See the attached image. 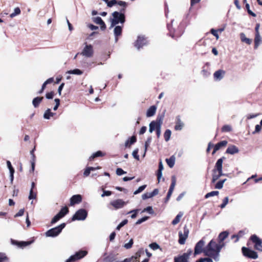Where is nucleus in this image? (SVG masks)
Segmentation results:
<instances>
[{
  "mask_svg": "<svg viewBox=\"0 0 262 262\" xmlns=\"http://www.w3.org/2000/svg\"><path fill=\"white\" fill-rule=\"evenodd\" d=\"M111 25L109 29H113L115 36V40L117 42L119 36H121L122 32V29L125 21V16L123 12L115 11L112 13L111 17L109 18Z\"/></svg>",
  "mask_w": 262,
  "mask_h": 262,
  "instance_id": "1",
  "label": "nucleus"
},
{
  "mask_svg": "<svg viewBox=\"0 0 262 262\" xmlns=\"http://www.w3.org/2000/svg\"><path fill=\"white\" fill-rule=\"evenodd\" d=\"M223 242L220 241L219 244H216L213 240H211L204 250L205 255L211 257L214 261L217 262L220 260V252L224 246Z\"/></svg>",
  "mask_w": 262,
  "mask_h": 262,
  "instance_id": "2",
  "label": "nucleus"
},
{
  "mask_svg": "<svg viewBox=\"0 0 262 262\" xmlns=\"http://www.w3.org/2000/svg\"><path fill=\"white\" fill-rule=\"evenodd\" d=\"M223 158H222L218 159L215 164V168L213 170V176L212 179V183H214L221 176L224 175V174L223 173L222 170Z\"/></svg>",
  "mask_w": 262,
  "mask_h": 262,
  "instance_id": "3",
  "label": "nucleus"
},
{
  "mask_svg": "<svg viewBox=\"0 0 262 262\" xmlns=\"http://www.w3.org/2000/svg\"><path fill=\"white\" fill-rule=\"evenodd\" d=\"M66 224L62 223L57 227L52 228L46 232V235L47 237H55L58 235L62 230L65 227Z\"/></svg>",
  "mask_w": 262,
  "mask_h": 262,
  "instance_id": "4",
  "label": "nucleus"
},
{
  "mask_svg": "<svg viewBox=\"0 0 262 262\" xmlns=\"http://www.w3.org/2000/svg\"><path fill=\"white\" fill-rule=\"evenodd\" d=\"M88 254V252L85 250H80L78 252H76L74 255L70 256L69 258H68L65 262H75L77 260H78L84 256H85Z\"/></svg>",
  "mask_w": 262,
  "mask_h": 262,
  "instance_id": "5",
  "label": "nucleus"
},
{
  "mask_svg": "<svg viewBox=\"0 0 262 262\" xmlns=\"http://www.w3.org/2000/svg\"><path fill=\"white\" fill-rule=\"evenodd\" d=\"M88 216V212L84 209H80L77 210L72 218V221H84Z\"/></svg>",
  "mask_w": 262,
  "mask_h": 262,
  "instance_id": "6",
  "label": "nucleus"
},
{
  "mask_svg": "<svg viewBox=\"0 0 262 262\" xmlns=\"http://www.w3.org/2000/svg\"><path fill=\"white\" fill-rule=\"evenodd\" d=\"M163 122V117H158L156 121H151L149 125V132L152 133L155 130L161 127Z\"/></svg>",
  "mask_w": 262,
  "mask_h": 262,
  "instance_id": "7",
  "label": "nucleus"
},
{
  "mask_svg": "<svg viewBox=\"0 0 262 262\" xmlns=\"http://www.w3.org/2000/svg\"><path fill=\"white\" fill-rule=\"evenodd\" d=\"M148 43L147 39L143 35H139L138 36L137 39L135 42V46L138 49L142 48L143 46H146Z\"/></svg>",
  "mask_w": 262,
  "mask_h": 262,
  "instance_id": "8",
  "label": "nucleus"
},
{
  "mask_svg": "<svg viewBox=\"0 0 262 262\" xmlns=\"http://www.w3.org/2000/svg\"><path fill=\"white\" fill-rule=\"evenodd\" d=\"M128 202H125L122 199H117L112 201L110 205L112 206L115 209H119L123 208L127 204Z\"/></svg>",
  "mask_w": 262,
  "mask_h": 262,
  "instance_id": "9",
  "label": "nucleus"
},
{
  "mask_svg": "<svg viewBox=\"0 0 262 262\" xmlns=\"http://www.w3.org/2000/svg\"><path fill=\"white\" fill-rule=\"evenodd\" d=\"M250 239L254 244V248L262 251V242L256 235H252Z\"/></svg>",
  "mask_w": 262,
  "mask_h": 262,
  "instance_id": "10",
  "label": "nucleus"
},
{
  "mask_svg": "<svg viewBox=\"0 0 262 262\" xmlns=\"http://www.w3.org/2000/svg\"><path fill=\"white\" fill-rule=\"evenodd\" d=\"M189 234V230L186 226L184 227L183 233L181 231L179 232V243L181 245L185 244V241L187 238Z\"/></svg>",
  "mask_w": 262,
  "mask_h": 262,
  "instance_id": "11",
  "label": "nucleus"
},
{
  "mask_svg": "<svg viewBox=\"0 0 262 262\" xmlns=\"http://www.w3.org/2000/svg\"><path fill=\"white\" fill-rule=\"evenodd\" d=\"M94 51L93 47L91 45H86L83 48L81 54L86 57H91L93 56Z\"/></svg>",
  "mask_w": 262,
  "mask_h": 262,
  "instance_id": "12",
  "label": "nucleus"
},
{
  "mask_svg": "<svg viewBox=\"0 0 262 262\" xmlns=\"http://www.w3.org/2000/svg\"><path fill=\"white\" fill-rule=\"evenodd\" d=\"M176 179L175 176H172L171 178V184L170 185V188L169 189L168 192L167 194V196L165 199V202H167L169 199H170L172 192L173 191V189L174 188V187L176 186Z\"/></svg>",
  "mask_w": 262,
  "mask_h": 262,
  "instance_id": "13",
  "label": "nucleus"
},
{
  "mask_svg": "<svg viewBox=\"0 0 262 262\" xmlns=\"http://www.w3.org/2000/svg\"><path fill=\"white\" fill-rule=\"evenodd\" d=\"M205 245V242L203 240H200L195 245L194 248V254L196 255L203 252L205 249L203 248Z\"/></svg>",
  "mask_w": 262,
  "mask_h": 262,
  "instance_id": "14",
  "label": "nucleus"
},
{
  "mask_svg": "<svg viewBox=\"0 0 262 262\" xmlns=\"http://www.w3.org/2000/svg\"><path fill=\"white\" fill-rule=\"evenodd\" d=\"M191 253V251H190L188 253H185L179 257H174V262H188V259Z\"/></svg>",
  "mask_w": 262,
  "mask_h": 262,
  "instance_id": "15",
  "label": "nucleus"
},
{
  "mask_svg": "<svg viewBox=\"0 0 262 262\" xmlns=\"http://www.w3.org/2000/svg\"><path fill=\"white\" fill-rule=\"evenodd\" d=\"M82 201V196L80 194L73 195L70 199V205L73 206L76 204H79Z\"/></svg>",
  "mask_w": 262,
  "mask_h": 262,
  "instance_id": "16",
  "label": "nucleus"
},
{
  "mask_svg": "<svg viewBox=\"0 0 262 262\" xmlns=\"http://www.w3.org/2000/svg\"><path fill=\"white\" fill-rule=\"evenodd\" d=\"M184 126V123L182 121L181 118L179 116L176 117V125L174 129L176 130H181Z\"/></svg>",
  "mask_w": 262,
  "mask_h": 262,
  "instance_id": "17",
  "label": "nucleus"
},
{
  "mask_svg": "<svg viewBox=\"0 0 262 262\" xmlns=\"http://www.w3.org/2000/svg\"><path fill=\"white\" fill-rule=\"evenodd\" d=\"M228 142L227 141H222L214 146V149L212 152V155H214L218 150L221 149L223 147H225L227 145Z\"/></svg>",
  "mask_w": 262,
  "mask_h": 262,
  "instance_id": "18",
  "label": "nucleus"
},
{
  "mask_svg": "<svg viewBox=\"0 0 262 262\" xmlns=\"http://www.w3.org/2000/svg\"><path fill=\"white\" fill-rule=\"evenodd\" d=\"M225 74V72L224 71L219 70L214 73V78L215 80L220 81L223 78Z\"/></svg>",
  "mask_w": 262,
  "mask_h": 262,
  "instance_id": "19",
  "label": "nucleus"
},
{
  "mask_svg": "<svg viewBox=\"0 0 262 262\" xmlns=\"http://www.w3.org/2000/svg\"><path fill=\"white\" fill-rule=\"evenodd\" d=\"M238 151L239 150L236 146L233 145H230L226 149V152L228 154L234 155L235 154L238 153Z\"/></svg>",
  "mask_w": 262,
  "mask_h": 262,
  "instance_id": "20",
  "label": "nucleus"
},
{
  "mask_svg": "<svg viewBox=\"0 0 262 262\" xmlns=\"http://www.w3.org/2000/svg\"><path fill=\"white\" fill-rule=\"evenodd\" d=\"M93 21L95 23L100 25V28L102 30L106 29V25L100 17L98 16L94 18Z\"/></svg>",
  "mask_w": 262,
  "mask_h": 262,
  "instance_id": "21",
  "label": "nucleus"
},
{
  "mask_svg": "<svg viewBox=\"0 0 262 262\" xmlns=\"http://www.w3.org/2000/svg\"><path fill=\"white\" fill-rule=\"evenodd\" d=\"M247 257L256 259L258 257V254L256 252L247 248Z\"/></svg>",
  "mask_w": 262,
  "mask_h": 262,
  "instance_id": "22",
  "label": "nucleus"
},
{
  "mask_svg": "<svg viewBox=\"0 0 262 262\" xmlns=\"http://www.w3.org/2000/svg\"><path fill=\"white\" fill-rule=\"evenodd\" d=\"M157 110V107L155 105L151 106L146 112V117H150L155 115Z\"/></svg>",
  "mask_w": 262,
  "mask_h": 262,
  "instance_id": "23",
  "label": "nucleus"
},
{
  "mask_svg": "<svg viewBox=\"0 0 262 262\" xmlns=\"http://www.w3.org/2000/svg\"><path fill=\"white\" fill-rule=\"evenodd\" d=\"M176 161V158L174 156H171L169 159H166V162L167 165L170 168H172L174 166Z\"/></svg>",
  "mask_w": 262,
  "mask_h": 262,
  "instance_id": "24",
  "label": "nucleus"
},
{
  "mask_svg": "<svg viewBox=\"0 0 262 262\" xmlns=\"http://www.w3.org/2000/svg\"><path fill=\"white\" fill-rule=\"evenodd\" d=\"M254 49H257L259 45H260V42H261V37L260 36V34H255V38H254Z\"/></svg>",
  "mask_w": 262,
  "mask_h": 262,
  "instance_id": "25",
  "label": "nucleus"
},
{
  "mask_svg": "<svg viewBox=\"0 0 262 262\" xmlns=\"http://www.w3.org/2000/svg\"><path fill=\"white\" fill-rule=\"evenodd\" d=\"M163 168H163V166L162 164V162L161 161L159 163V169H158V172H157V178H158V182H160V179L162 178V170H163Z\"/></svg>",
  "mask_w": 262,
  "mask_h": 262,
  "instance_id": "26",
  "label": "nucleus"
},
{
  "mask_svg": "<svg viewBox=\"0 0 262 262\" xmlns=\"http://www.w3.org/2000/svg\"><path fill=\"white\" fill-rule=\"evenodd\" d=\"M55 113H52L50 108L46 111L43 114V118L46 119H49L51 117H53Z\"/></svg>",
  "mask_w": 262,
  "mask_h": 262,
  "instance_id": "27",
  "label": "nucleus"
},
{
  "mask_svg": "<svg viewBox=\"0 0 262 262\" xmlns=\"http://www.w3.org/2000/svg\"><path fill=\"white\" fill-rule=\"evenodd\" d=\"M105 155L104 154H103L102 151H98L95 153H94L89 158V160L90 161H92L93 160L94 158H96V157H103Z\"/></svg>",
  "mask_w": 262,
  "mask_h": 262,
  "instance_id": "28",
  "label": "nucleus"
},
{
  "mask_svg": "<svg viewBox=\"0 0 262 262\" xmlns=\"http://www.w3.org/2000/svg\"><path fill=\"white\" fill-rule=\"evenodd\" d=\"M43 99V97H37L33 99L32 101V104L35 107H37L39 103L41 102Z\"/></svg>",
  "mask_w": 262,
  "mask_h": 262,
  "instance_id": "29",
  "label": "nucleus"
},
{
  "mask_svg": "<svg viewBox=\"0 0 262 262\" xmlns=\"http://www.w3.org/2000/svg\"><path fill=\"white\" fill-rule=\"evenodd\" d=\"M144 251L143 249L139 250L135 254V257L130 258V262H134V260L137 261V259L141 256V254L143 253Z\"/></svg>",
  "mask_w": 262,
  "mask_h": 262,
  "instance_id": "30",
  "label": "nucleus"
},
{
  "mask_svg": "<svg viewBox=\"0 0 262 262\" xmlns=\"http://www.w3.org/2000/svg\"><path fill=\"white\" fill-rule=\"evenodd\" d=\"M67 73L69 74H74L80 75L83 73V72L79 69H76L73 70H69L67 72Z\"/></svg>",
  "mask_w": 262,
  "mask_h": 262,
  "instance_id": "31",
  "label": "nucleus"
},
{
  "mask_svg": "<svg viewBox=\"0 0 262 262\" xmlns=\"http://www.w3.org/2000/svg\"><path fill=\"white\" fill-rule=\"evenodd\" d=\"M183 213L181 212H179V213L176 216L175 219L172 221V224L173 225H177L180 221L181 218L183 216Z\"/></svg>",
  "mask_w": 262,
  "mask_h": 262,
  "instance_id": "32",
  "label": "nucleus"
},
{
  "mask_svg": "<svg viewBox=\"0 0 262 262\" xmlns=\"http://www.w3.org/2000/svg\"><path fill=\"white\" fill-rule=\"evenodd\" d=\"M171 135V132L170 129H167L165 130L164 134V137L165 141L167 142L170 140V137Z\"/></svg>",
  "mask_w": 262,
  "mask_h": 262,
  "instance_id": "33",
  "label": "nucleus"
},
{
  "mask_svg": "<svg viewBox=\"0 0 262 262\" xmlns=\"http://www.w3.org/2000/svg\"><path fill=\"white\" fill-rule=\"evenodd\" d=\"M228 233L226 231L221 232L219 236V241L223 242V241L228 236Z\"/></svg>",
  "mask_w": 262,
  "mask_h": 262,
  "instance_id": "34",
  "label": "nucleus"
},
{
  "mask_svg": "<svg viewBox=\"0 0 262 262\" xmlns=\"http://www.w3.org/2000/svg\"><path fill=\"white\" fill-rule=\"evenodd\" d=\"M208 257L201 258L198 260L196 262H213V258L211 257L208 256Z\"/></svg>",
  "mask_w": 262,
  "mask_h": 262,
  "instance_id": "35",
  "label": "nucleus"
},
{
  "mask_svg": "<svg viewBox=\"0 0 262 262\" xmlns=\"http://www.w3.org/2000/svg\"><path fill=\"white\" fill-rule=\"evenodd\" d=\"M226 181V179L221 180L216 183L215 186V188L220 189L223 188L224 183Z\"/></svg>",
  "mask_w": 262,
  "mask_h": 262,
  "instance_id": "36",
  "label": "nucleus"
},
{
  "mask_svg": "<svg viewBox=\"0 0 262 262\" xmlns=\"http://www.w3.org/2000/svg\"><path fill=\"white\" fill-rule=\"evenodd\" d=\"M69 212V209L67 207H63L61 210L58 213L62 217H63L65 215H66Z\"/></svg>",
  "mask_w": 262,
  "mask_h": 262,
  "instance_id": "37",
  "label": "nucleus"
},
{
  "mask_svg": "<svg viewBox=\"0 0 262 262\" xmlns=\"http://www.w3.org/2000/svg\"><path fill=\"white\" fill-rule=\"evenodd\" d=\"M232 127L229 125H225L222 128V131L223 132H230L232 131Z\"/></svg>",
  "mask_w": 262,
  "mask_h": 262,
  "instance_id": "38",
  "label": "nucleus"
},
{
  "mask_svg": "<svg viewBox=\"0 0 262 262\" xmlns=\"http://www.w3.org/2000/svg\"><path fill=\"white\" fill-rule=\"evenodd\" d=\"M117 4L123 7V8L120 10L121 12H124L127 5V3L123 1H118L117 2Z\"/></svg>",
  "mask_w": 262,
  "mask_h": 262,
  "instance_id": "39",
  "label": "nucleus"
},
{
  "mask_svg": "<svg viewBox=\"0 0 262 262\" xmlns=\"http://www.w3.org/2000/svg\"><path fill=\"white\" fill-rule=\"evenodd\" d=\"M20 13V10L18 7H16L14 10V12L11 13L10 15V17L13 18L15 16L19 15Z\"/></svg>",
  "mask_w": 262,
  "mask_h": 262,
  "instance_id": "40",
  "label": "nucleus"
},
{
  "mask_svg": "<svg viewBox=\"0 0 262 262\" xmlns=\"http://www.w3.org/2000/svg\"><path fill=\"white\" fill-rule=\"evenodd\" d=\"M219 192L218 191H212L211 192H210L207 193L205 195V198L206 199H208L209 197L213 196H215V195H217L219 194Z\"/></svg>",
  "mask_w": 262,
  "mask_h": 262,
  "instance_id": "41",
  "label": "nucleus"
},
{
  "mask_svg": "<svg viewBox=\"0 0 262 262\" xmlns=\"http://www.w3.org/2000/svg\"><path fill=\"white\" fill-rule=\"evenodd\" d=\"M149 247L153 250H156L157 249H161L160 246L156 243H152L149 245Z\"/></svg>",
  "mask_w": 262,
  "mask_h": 262,
  "instance_id": "42",
  "label": "nucleus"
},
{
  "mask_svg": "<svg viewBox=\"0 0 262 262\" xmlns=\"http://www.w3.org/2000/svg\"><path fill=\"white\" fill-rule=\"evenodd\" d=\"M93 167H87L84 172H83V176L84 177H86L88 176H89L90 175V173L91 172V171H93Z\"/></svg>",
  "mask_w": 262,
  "mask_h": 262,
  "instance_id": "43",
  "label": "nucleus"
},
{
  "mask_svg": "<svg viewBox=\"0 0 262 262\" xmlns=\"http://www.w3.org/2000/svg\"><path fill=\"white\" fill-rule=\"evenodd\" d=\"M62 217L60 214L58 213L52 219L51 223L52 224H55Z\"/></svg>",
  "mask_w": 262,
  "mask_h": 262,
  "instance_id": "44",
  "label": "nucleus"
},
{
  "mask_svg": "<svg viewBox=\"0 0 262 262\" xmlns=\"http://www.w3.org/2000/svg\"><path fill=\"white\" fill-rule=\"evenodd\" d=\"M146 185H144L141 186H140L137 190H136L135 191H134V194H137L141 192L142 191H143L144 190V189L146 188Z\"/></svg>",
  "mask_w": 262,
  "mask_h": 262,
  "instance_id": "45",
  "label": "nucleus"
},
{
  "mask_svg": "<svg viewBox=\"0 0 262 262\" xmlns=\"http://www.w3.org/2000/svg\"><path fill=\"white\" fill-rule=\"evenodd\" d=\"M128 222L127 220H124L122 221L116 227V229L119 230L121 228L126 225Z\"/></svg>",
  "mask_w": 262,
  "mask_h": 262,
  "instance_id": "46",
  "label": "nucleus"
},
{
  "mask_svg": "<svg viewBox=\"0 0 262 262\" xmlns=\"http://www.w3.org/2000/svg\"><path fill=\"white\" fill-rule=\"evenodd\" d=\"M244 234V232L242 231H241L237 235H233L232 236V238H236V239L235 241V242H236L238 241L239 238L241 236H242Z\"/></svg>",
  "mask_w": 262,
  "mask_h": 262,
  "instance_id": "47",
  "label": "nucleus"
},
{
  "mask_svg": "<svg viewBox=\"0 0 262 262\" xmlns=\"http://www.w3.org/2000/svg\"><path fill=\"white\" fill-rule=\"evenodd\" d=\"M107 4V6L108 7H112L115 5L117 4V1L116 0H111L109 1V0L107 2H105Z\"/></svg>",
  "mask_w": 262,
  "mask_h": 262,
  "instance_id": "48",
  "label": "nucleus"
},
{
  "mask_svg": "<svg viewBox=\"0 0 262 262\" xmlns=\"http://www.w3.org/2000/svg\"><path fill=\"white\" fill-rule=\"evenodd\" d=\"M36 198V193H34L32 189H30L29 195V199H35Z\"/></svg>",
  "mask_w": 262,
  "mask_h": 262,
  "instance_id": "49",
  "label": "nucleus"
},
{
  "mask_svg": "<svg viewBox=\"0 0 262 262\" xmlns=\"http://www.w3.org/2000/svg\"><path fill=\"white\" fill-rule=\"evenodd\" d=\"M133 244V239H130L128 243L125 244L124 245V247L127 249H130Z\"/></svg>",
  "mask_w": 262,
  "mask_h": 262,
  "instance_id": "50",
  "label": "nucleus"
},
{
  "mask_svg": "<svg viewBox=\"0 0 262 262\" xmlns=\"http://www.w3.org/2000/svg\"><path fill=\"white\" fill-rule=\"evenodd\" d=\"M148 219H149L148 216H144V217H143L138 220L136 222V225H139V224L142 223L143 222L147 221Z\"/></svg>",
  "mask_w": 262,
  "mask_h": 262,
  "instance_id": "51",
  "label": "nucleus"
},
{
  "mask_svg": "<svg viewBox=\"0 0 262 262\" xmlns=\"http://www.w3.org/2000/svg\"><path fill=\"white\" fill-rule=\"evenodd\" d=\"M229 199L228 197H226L224 198L223 200V203L221 205L220 207L221 208H224L225 207V206L227 205V204L228 203Z\"/></svg>",
  "mask_w": 262,
  "mask_h": 262,
  "instance_id": "52",
  "label": "nucleus"
},
{
  "mask_svg": "<svg viewBox=\"0 0 262 262\" xmlns=\"http://www.w3.org/2000/svg\"><path fill=\"white\" fill-rule=\"evenodd\" d=\"M126 172L124 171L122 169H121V168H118L117 169H116V174L118 175V176H121L123 174H125L126 173Z\"/></svg>",
  "mask_w": 262,
  "mask_h": 262,
  "instance_id": "53",
  "label": "nucleus"
},
{
  "mask_svg": "<svg viewBox=\"0 0 262 262\" xmlns=\"http://www.w3.org/2000/svg\"><path fill=\"white\" fill-rule=\"evenodd\" d=\"M138 212V209H135V210H133L130 211L128 212V213H133V214L131 215V218L135 219L137 216V212Z\"/></svg>",
  "mask_w": 262,
  "mask_h": 262,
  "instance_id": "54",
  "label": "nucleus"
},
{
  "mask_svg": "<svg viewBox=\"0 0 262 262\" xmlns=\"http://www.w3.org/2000/svg\"><path fill=\"white\" fill-rule=\"evenodd\" d=\"M151 198H152V196L151 195L150 192H147V193H144L142 195V198L143 200H146V199Z\"/></svg>",
  "mask_w": 262,
  "mask_h": 262,
  "instance_id": "55",
  "label": "nucleus"
},
{
  "mask_svg": "<svg viewBox=\"0 0 262 262\" xmlns=\"http://www.w3.org/2000/svg\"><path fill=\"white\" fill-rule=\"evenodd\" d=\"M217 32H218V31H217L214 29H211L210 30L211 33L215 37L216 39H218L219 38V36L217 34Z\"/></svg>",
  "mask_w": 262,
  "mask_h": 262,
  "instance_id": "56",
  "label": "nucleus"
},
{
  "mask_svg": "<svg viewBox=\"0 0 262 262\" xmlns=\"http://www.w3.org/2000/svg\"><path fill=\"white\" fill-rule=\"evenodd\" d=\"M138 149H136L133 151L132 155L134 158L138 160L139 159V156L138 155Z\"/></svg>",
  "mask_w": 262,
  "mask_h": 262,
  "instance_id": "57",
  "label": "nucleus"
},
{
  "mask_svg": "<svg viewBox=\"0 0 262 262\" xmlns=\"http://www.w3.org/2000/svg\"><path fill=\"white\" fill-rule=\"evenodd\" d=\"M148 212V213H149L150 214H152L154 213V211H153V210H152V208L150 206H148L146 208H145L143 211H142V212Z\"/></svg>",
  "mask_w": 262,
  "mask_h": 262,
  "instance_id": "58",
  "label": "nucleus"
},
{
  "mask_svg": "<svg viewBox=\"0 0 262 262\" xmlns=\"http://www.w3.org/2000/svg\"><path fill=\"white\" fill-rule=\"evenodd\" d=\"M247 11L248 13L249 14L252 15L253 17L256 16V14L253 13L250 9V6L247 3Z\"/></svg>",
  "mask_w": 262,
  "mask_h": 262,
  "instance_id": "59",
  "label": "nucleus"
},
{
  "mask_svg": "<svg viewBox=\"0 0 262 262\" xmlns=\"http://www.w3.org/2000/svg\"><path fill=\"white\" fill-rule=\"evenodd\" d=\"M54 101L56 103V105L54 107L53 110L54 111H56L60 104V100L58 98H56L55 99Z\"/></svg>",
  "mask_w": 262,
  "mask_h": 262,
  "instance_id": "60",
  "label": "nucleus"
},
{
  "mask_svg": "<svg viewBox=\"0 0 262 262\" xmlns=\"http://www.w3.org/2000/svg\"><path fill=\"white\" fill-rule=\"evenodd\" d=\"M151 141V138L149 137L147 139L146 141L145 142V151H146L147 148L148 146L149 145Z\"/></svg>",
  "mask_w": 262,
  "mask_h": 262,
  "instance_id": "61",
  "label": "nucleus"
},
{
  "mask_svg": "<svg viewBox=\"0 0 262 262\" xmlns=\"http://www.w3.org/2000/svg\"><path fill=\"white\" fill-rule=\"evenodd\" d=\"M7 165L10 172L15 171L11 162L9 161H7Z\"/></svg>",
  "mask_w": 262,
  "mask_h": 262,
  "instance_id": "62",
  "label": "nucleus"
},
{
  "mask_svg": "<svg viewBox=\"0 0 262 262\" xmlns=\"http://www.w3.org/2000/svg\"><path fill=\"white\" fill-rule=\"evenodd\" d=\"M112 192L107 190H103V193L101 194V197H104L105 196H110L112 194Z\"/></svg>",
  "mask_w": 262,
  "mask_h": 262,
  "instance_id": "63",
  "label": "nucleus"
},
{
  "mask_svg": "<svg viewBox=\"0 0 262 262\" xmlns=\"http://www.w3.org/2000/svg\"><path fill=\"white\" fill-rule=\"evenodd\" d=\"M24 213V209H21L14 215V217H18V216H21L23 215Z\"/></svg>",
  "mask_w": 262,
  "mask_h": 262,
  "instance_id": "64",
  "label": "nucleus"
}]
</instances>
